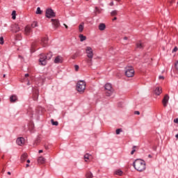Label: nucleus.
I'll return each instance as SVG.
<instances>
[{
    "mask_svg": "<svg viewBox=\"0 0 178 178\" xmlns=\"http://www.w3.org/2000/svg\"><path fill=\"white\" fill-rule=\"evenodd\" d=\"M25 77H29V74H26Z\"/></svg>",
    "mask_w": 178,
    "mask_h": 178,
    "instance_id": "nucleus-49",
    "label": "nucleus"
},
{
    "mask_svg": "<svg viewBox=\"0 0 178 178\" xmlns=\"http://www.w3.org/2000/svg\"><path fill=\"white\" fill-rule=\"evenodd\" d=\"M125 75L127 77H133L134 76V69L133 67H127L125 68Z\"/></svg>",
    "mask_w": 178,
    "mask_h": 178,
    "instance_id": "nucleus-6",
    "label": "nucleus"
},
{
    "mask_svg": "<svg viewBox=\"0 0 178 178\" xmlns=\"http://www.w3.org/2000/svg\"><path fill=\"white\" fill-rule=\"evenodd\" d=\"M177 47H175L173 49H172V52H177Z\"/></svg>",
    "mask_w": 178,
    "mask_h": 178,
    "instance_id": "nucleus-40",
    "label": "nucleus"
},
{
    "mask_svg": "<svg viewBox=\"0 0 178 178\" xmlns=\"http://www.w3.org/2000/svg\"><path fill=\"white\" fill-rule=\"evenodd\" d=\"M154 94H155V95L156 94V92H155V90H154Z\"/></svg>",
    "mask_w": 178,
    "mask_h": 178,
    "instance_id": "nucleus-58",
    "label": "nucleus"
},
{
    "mask_svg": "<svg viewBox=\"0 0 178 178\" xmlns=\"http://www.w3.org/2000/svg\"><path fill=\"white\" fill-rule=\"evenodd\" d=\"M118 15V10H114L111 13V16H117Z\"/></svg>",
    "mask_w": 178,
    "mask_h": 178,
    "instance_id": "nucleus-29",
    "label": "nucleus"
},
{
    "mask_svg": "<svg viewBox=\"0 0 178 178\" xmlns=\"http://www.w3.org/2000/svg\"><path fill=\"white\" fill-rule=\"evenodd\" d=\"M43 151L42 149L39 150V154H42Z\"/></svg>",
    "mask_w": 178,
    "mask_h": 178,
    "instance_id": "nucleus-45",
    "label": "nucleus"
},
{
    "mask_svg": "<svg viewBox=\"0 0 178 178\" xmlns=\"http://www.w3.org/2000/svg\"><path fill=\"white\" fill-rule=\"evenodd\" d=\"M7 173H8V175H12V173H10V172H8Z\"/></svg>",
    "mask_w": 178,
    "mask_h": 178,
    "instance_id": "nucleus-52",
    "label": "nucleus"
},
{
    "mask_svg": "<svg viewBox=\"0 0 178 178\" xmlns=\"http://www.w3.org/2000/svg\"><path fill=\"white\" fill-rule=\"evenodd\" d=\"M79 33H83V31L84 30V23H81L79 26Z\"/></svg>",
    "mask_w": 178,
    "mask_h": 178,
    "instance_id": "nucleus-21",
    "label": "nucleus"
},
{
    "mask_svg": "<svg viewBox=\"0 0 178 178\" xmlns=\"http://www.w3.org/2000/svg\"><path fill=\"white\" fill-rule=\"evenodd\" d=\"M51 20L52 22V24L54 29H58V27H59V26H60V23H59V20L55 19H51Z\"/></svg>",
    "mask_w": 178,
    "mask_h": 178,
    "instance_id": "nucleus-11",
    "label": "nucleus"
},
{
    "mask_svg": "<svg viewBox=\"0 0 178 178\" xmlns=\"http://www.w3.org/2000/svg\"><path fill=\"white\" fill-rule=\"evenodd\" d=\"M115 175H117L118 176H122V175H123V171L118 170L115 172Z\"/></svg>",
    "mask_w": 178,
    "mask_h": 178,
    "instance_id": "nucleus-23",
    "label": "nucleus"
},
{
    "mask_svg": "<svg viewBox=\"0 0 178 178\" xmlns=\"http://www.w3.org/2000/svg\"><path fill=\"white\" fill-rule=\"evenodd\" d=\"M105 29H106V25H105V24L104 23L99 24V30H100V31H104Z\"/></svg>",
    "mask_w": 178,
    "mask_h": 178,
    "instance_id": "nucleus-19",
    "label": "nucleus"
},
{
    "mask_svg": "<svg viewBox=\"0 0 178 178\" xmlns=\"http://www.w3.org/2000/svg\"><path fill=\"white\" fill-rule=\"evenodd\" d=\"M51 122L53 126H58V124H59V122H58V121H54V120H51Z\"/></svg>",
    "mask_w": 178,
    "mask_h": 178,
    "instance_id": "nucleus-30",
    "label": "nucleus"
},
{
    "mask_svg": "<svg viewBox=\"0 0 178 178\" xmlns=\"http://www.w3.org/2000/svg\"><path fill=\"white\" fill-rule=\"evenodd\" d=\"M165 77L163 76H159V80H163Z\"/></svg>",
    "mask_w": 178,
    "mask_h": 178,
    "instance_id": "nucleus-39",
    "label": "nucleus"
},
{
    "mask_svg": "<svg viewBox=\"0 0 178 178\" xmlns=\"http://www.w3.org/2000/svg\"><path fill=\"white\" fill-rule=\"evenodd\" d=\"M122 131H123V130L122 129H118L115 131L116 134H120V133H122Z\"/></svg>",
    "mask_w": 178,
    "mask_h": 178,
    "instance_id": "nucleus-33",
    "label": "nucleus"
},
{
    "mask_svg": "<svg viewBox=\"0 0 178 178\" xmlns=\"http://www.w3.org/2000/svg\"><path fill=\"white\" fill-rule=\"evenodd\" d=\"M54 63H63V57L61 56H57L54 59Z\"/></svg>",
    "mask_w": 178,
    "mask_h": 178,
    "instance_id": "nucleus-12",
    "label": "nucleus"
},
{
    "mask_svg": "<svg viewBox=\"0 0 178 178\" xmlns=\"http://www.w3.org/2000/svg\"><path fill=\"white\" fill-rule=\"evenodd\" d=\"M15 40L17 41H20L22 40V35L21 34H17L15 36Z\"/></svg>",
    "mask_w": 178,
    "mask_h": 178,
    "instance_id": "nucleus-27",
    "label": "nucleus"
},
{
    "mask_svg": "<svg viewBox=\"0 0 178 178\" xmlns=\"http://www.w3.org/2000/svg\"><path fill=\"white\" fill-rule=\"evenodd\" d=\"M33 99L34 101H37V99H38V91H36L35 92Z\"/></svg>",
    "mask_w": 178,
    "mask_h": 178,
    "instance_id": "nucleus-28",
    "label": "nucleus"
},
{
    "mask_svg": "<svg viewBox=\"0 0 178 178\" xmlns=\"http://www.w3.org/2000/svg\"><path fill=\"white\" fill-rule=\"evenodd\" d=\"M12 19H13V20H15V19H16V11H15V10H13V11L12 12Z\"/></svg>",
    "mask_w": 178,
    "mask_h": 178,
    "instance_id": "nucleus-32",
    "label": "nucleus"
},
{
    "mask_svg": "<svg viewBox=\"0 0 178 178\" xmlns=\"http://www.w3.org/2000/svg\"><path fill=\"white\" fill-rule=\"evenodd\" d=\"M115 20H118V17H115L113 19V22H115Z\"/></svg>",
    "mask_w": 178,
    "mask_h": 178,
    "instance_id": "nucleus-44",
    "label": "nucleus"
},
{
    "mask_svg": "<svg viewBox=\"0 0 178 178\" xmlns=\"http://www.w3.org/2000/svg\"><path fill=\"white\" fill-rule=\"evenodd\" d=\"M133 166L138 172H144L147 169L145 161L141 159H136L133 163Z\"/></svg>",
    "mask_w": 178,
    "mask_h": 178,
    "instance_id": "nucleus-1",
    "label": "nucleus"
},
{
    "mask_svg": "<svg viewBox=\"0 0 178 178\" xmlns=\"http://www.w3.org/2000/svg\"><path fill=\"white\" fill-rule=\"evenodd\" d=\"M86 178H92L94 176L92 175V172H89L86 173Z\"/></svg>",
    "mask_w": 178,
    "mask_h": 178,
    "instance_id": "nucleus-26",
    "label": "nucleus"
},
{
    "mask_svg": "<svg viewBox=\"0 0 178 178\" xmlns=\"http://www.w3.org/2000/svg\"><path fill=\"white\" fill-rule=\"evenodd\" d=\"M174 123H177V124H178V118L174 120Z\"/></svg>",
    "mask_w": 178,
    "mask_h": 178,
    "instance_id": "nucleus-41",
    "label": "nucleus"
},
{
    "mask_svg": "<svg viewBox=\"0 0 178 178\" xmlns=\"http://www.w3.org/2000/svg\"><path fill=\"white\" fill-rule=\"evenodd\" d=\"M30 33H31V27H30V26H26L24 29L25 35H30Z\"/></svg>",
    "mask_w": 178,
    "mask_h": 178,
    "instance_id": "nucleus-13",
    "label": "nucleus"
},
{
    "mask_svg": "<svg viewBox=\"0 0 178 178\" xmlns=\"http://www.w3.org/2000/svg\"><path fill=\"white\" fill-rule=\"evenodd\" d=\"M41 45L42 47H48V38H43L41 40Z\"/></svg>",
    "mask_w": 178,
    "mask_h": 178,
    "instance_id": "nucleus-15",
    "label": "nucleus"
},
{
    "mask_svg": "<svg viewBox=\"0 0 178 178\" xmlns=\"http://www.w3.org/2000/svg\"><path fill=\"white\" fill-rule=\"evenodd\" d=\"M27 163H30V160L26 161Z\"/></svg>",
    "mask_w": 178,
    "mask_h": 178,
    "instance_id": "nucleus-51",
    "label": "nucleus"
},
{
    "mask_svg": "<svg viewBox=\"0 0 178 178\" xmlns=\"http://www.w3.org/2000/svg\"><path fill=\"white\" fill-rule=\"evenodd\" d=\"M104 88L106 90V97H111L113 93V89L112 88V85L111 83H106L104 86Z\"/></svg>",
    "mask_w": 178,
    "mask_h": 178,
    "instance_id": "nucleus-5",
    "label": "nucleus"
},
{
    "mask_svg": "<svg viewBox=\"0 0 178 178\" xmlns=\"http://www.w3.org/2000/svg\"><path fill=\"white\" fill-rule=\"evenodd\" d=\"M83 158L85 159V162H88V160L91 159L92 158V156L88 153H86L84 156Z\"/></svg>",
    "mask_w": 178,
    "mask_h": 178,
    "instance_id": "nucleus-17",
    "label": "nucleus"
},
{
    "mask_svg": "<svg viewBox=\"0 0 178 178\" xmlns=\"http://www.w3.org/2000/svg\"><path fill=\"white\" fill-rule=\"evenodd\" d=\"M56 16V14H55V12L52 9L49 8L46 10V17H48V19L55 17Z\"/></svg>",
    "mask_w": 178,
    "mask_h": 178,
    "instance_id": "nucleus-7",
    "label": "nucleus"
},
{
    "mask_svg": "<svg viewBox=\"0 0 178 178\" xmlns=\"http://www.w3.org/2000/svg\"><path fill=\"white\" fill-rule=\"evenodd\" d=\"M176 138H178V134L175 136Z\"/></svg>",
    "mask_w": 178,
    "mask_h": 178,
    "instance_id": "nucleus-53",
    "label": "nucleus"
},
{
    "mask_svg": "<svg viewBox=\"0 0 178 178\" xmlns=\"http://www.w3.org/2000/svg\"><path fill=\"white\" fill-rule=\"evenodd\" d=\"M2 172H5V170L3 169V170H2Z\"/></svg>",
    "mask_w": 178,
    "mask_h": 178,
    "instance_id": "nucleus-57",
    "label": "nucleus"
},
{
    "mask_svg": "<svg viewBox=\"0 0 178 178\" xmlns=\"http://www.w3.org/2000/svg\"><path fill=\"white\" fill-rule=\"evenodd\" d=\"M11 31L13 33H19L20 31V26L17 24H13L11 26Z\"/></svg>",
    "mask_w": 178,
    "mask_h": 178,
    "instance_id": "nucleus-8",
    "label": "nucleus"
},
{
    "mask_svg": "<svg viewBox=\"0 0 178 178\" xmlns=\"http://www.w3.org/2000/svg\"><path fill=\"white\" fill-rule=\"evenodd\" d=\"M27 86H30V82H28V83H27Z\"/></svg>",
    "mask_w": 178,
    "mask_h": 178,
    "instance_id": "nucleus-55",
    "label": "nucleus"
},
{
    "mask_svg": "<svg viewBox=\"0 0 178 178\" xmlns=\"http://www.w3.org/2000/svg\"><path fill=\"white\" fill-rule=\"evenodd\" d=\"M124 40H128V38L127 37H124Z\"/></svg>",
    "mask_w": 178,
    "mask_h": 178,
    "instance_id": "nucleus-48",
    "label": "nucleus"
},
{
    "mask_svg": "<svg viewBox=\"0 0 178 178\" xmlns=\"http://www.w3.org/2000/svg\"><path fill=\"white\" fill-rule=\"evenodd\" d=\"M134 114H135V115H140V111H135V112H134Z\"/></svg>",
    "mask_w": 178,
    "mask_h": 178,
    "instance_id": "nucleus-42",
    "label": "nucleus"
},
{
    "mask_svg": "<svg viewBox=\"0 0 178 178\" xmlns=\"http://www.w3.org/2000/svg\"><path fill=\"white\" fill-rule=\"evenodd\" d=\"M41 13H42V11H41V8L40 7H38L36 10V15H41Z\"/></svg>",
    "mask_w": 178,
    "mask_h": 178,
    "instance_id": "nucleus-31",
    "label": "nucleus"
},
{
    "mask_svg": "<svg viewBox=\"0 0 178 178\" xmlns=\"http://www.w3.org/2000/svg\"><path fill=\"white\" fill-rule=\"evenodd\" d=\"M144 47H145V45L141 41L136 43V48H138L139 49H144Z\"/></svg>",
    "mask_w": 178,
    "mask_h": 178,
    "instance_id": "nucleus-16",
    "label": "nucleus"
},
{
    "mask_svg": "<svg viewBox=\"0 0 178 178\" xmlns=\"http://www.w3.org/2000/svg\"><path fill=\"white\" fill-rule=\"evenodd\" d=\"M74 69H75V71H76V72H79V65H74Z\"/></svg>",
    "mask_w": 178,
    "mask_h": 178,
    "instance_id": "nucleus-37",
    "label": "nucleus"
},
{
    "mask_svg": "<svg viewBox=\"0 0 178 178\" xmlns=\"http://www.w3.org/2000/svg\"><path fill=\"white\" fill-rule=\"evenodd\" d=\"M4 42H5L3 41V38L2 36L0 37V44L3 45Z\"/></svg>",
    "mask_w": 178,
    "mask_h": 178,
    "instance_id": "nucleus-35",
    "label": "nucleus"
},
{
    "mask_svg": "<svg viewBox=\"0 0 178 178\" xmlns=\"http://www.w3.org/2000/svg\"><path fill=\"white\" fill-rule=\"evenodd\" d=\"M3 77H6V74H3Z\"/></svg>",
    "mask_w": 178,
    "mask_h": 178,
    "instance_id": "nucleus-54",
    "label": "nucleus"
},
{
    "mask_svg": "<svg viewBox=\"0 0 178 178\" xmlns=\"http://www.w3.org/2000/svg\"><path fill=\"white\" fill-rule=\"evenodd\" d=\"M95 10H96V12H97V13H101V10H99V8L98 7L95 8Z\"/></svg>",
    "mask_w": 178,
    "mask_h": 178,
    "instance_id": "nucleus-38",
    "label": "nucleus"
},
{
    "mask_svg": "<svg viewBox=\"0 0 178 178\" xmlns=\"http://www.w3.org/2000/svg\"><path fill=\"white\" fill-rule=\"evenodd\" d=\"M64 26H65V29H69V27L67 26V25H66L65 24H64Z\"/></svg>",
    "mask_w": 178,
    "mask_h": 178,
    "instance_id": "nucleus-46",
    "label": "nucleus"
},
{
    "mask_svg": "<svg viewBox=\"0 0 178 178\" xmlns=\"http://www.w3.org/2000/svg\"><path fill=\"white\" fill-rule=\"evenodd\" d=\"M162 94V88L157 87L156 95Z\"/></svg>",
    "mask_w": 178,
    "mask_h": 178,
    "instance_id": "nucleus-24",
    "label": "nucleus"
},
{
    "mask_svg": "<svg viewBox=\"0 0 178 178\" xmlns=\"http://www.w3.org/2000/svg\"><path fill=\"white\" fill-rule=\"evenodd\" d=\"M86 81H79L76 83V91L80 92V94H83L86 90Z\"/></svg>",
    "mask_w": 178,
    "mask_h": 178,
    "instance_id": "nucleus-4",
    "label": "nucleus"
},
{
    "mask_svg": "<svg viewBox=\"0 0 178 178\" xmlns=\"http://www.w3.org/2000/svg\"><path fill=\"white\" fill-rule=\"evenodd\" d=\"M86 63H88V66H92V58H94V52L92 51V48L90 47H87L86 49Z\"/></svg>",
    "mask_w": 178,
    "mask_h": 178,
    "instance_id": "nucleus-2",
    "label": "nucleus"
},
{
    "mask_svg": "<svg viewBox=\"0 0 178 178\" xmlns=\"http://www.w3.org/2000/svg\"><path fill=\"white\" fill-rule=\"evenodd\" d=\"M16 143L17 145L22 147V145H24V143H26V139H24V138L23 137H19L17 138Z\"/></svg>",
    "mask_w": 178,
    "mask_h": 178,
    "instance_id": "nucleus-10",
    "label": "nucleus"
},
{
    "mask_svg": "<svg viewBox=\"0 0 178 178\" xmlns=\"http://www.w3.org/2000/svg\"><path fill=\"white\" fill-rule=\"evenodd\" d=\"M0 102H1V98H0Z\"/></svg>",
    "mask_w": 178,
    "mask_h": 178,
    "instance_id": "nucleus-59",
    "label": "nucleus"
},
{
    "mask_svg": "<svg viewBox=\"0 0 178 178\" xmlns=\"http://www.w3.org/2000/svg\"><path fill=\"white\" fill-rule=\"evenodd\" d=\"M113 5H114L113 1H111V2L110 3V6H113Z\"/></svg>",
    "mask_w": 178,
    "mask_h": 178,
    "instance_id": "nucleus-43",
    "label": "nucleus"
},
{
    "mask_svg": "<svg viewBox=\"0 0 178 178\" xmlns=\"http://www.w3.org/2000/svg\"><path fill=\"white\" fill-rule=\"evenodd\" d=\"M29 166H30V165H29V164L26 165V168H29Z\"/></svg>",
    "mask_w": 178,
    "mask_h": 178,
    "instance_id": "nucleus-50",
    "label": "nucleus"
},
{
    "mask_svg": "<svg viewBox=\"0 0 178 178\" xmlns=\"http://www.w3.org/2000/svg\"><path fill=\"white\" fill-rule=\"evenodd\" d=\"M17 101V96L15 95H12L10 97V102H11V104H15V102H16Z\"/></svg>",
    "mask_w": 178,
    "mask_h": 178,
    "instance_id": "nucleus-14",
    "label": "nucleus"
},
{
    "mask_svg": "<svg viewBox=\"0 0 178 178\" xmlns=\"http://www.w3.org/2000/svg\"><path fill=\"white\" fill-rule=\"evenodd\" d=\"M163 106L166 108L169 104V95H165L162 100Z\"/></svg>",
    "mask_w": 178,
    "mask_h": 178,
    "instance_id": "nucleus-9",
    "label": "nucleus"
},
{
    "mask_svg": "<svg viewBox=\"0 0 178 178\" xmlns=\"http://www.w3.org/2000/svg\"><path fill=\"white\" fill-rule=\"evenodd\" d=\"M136 148H137V146H133L132 151L131 152V155H133L134 154V152L136 151Z\"/></svg>",
    "mask_w": 178,
    "mask_h": 178,
    "instance_id": "nucleus-34",
    "label": "nucleus"
},
{
    "mask_svg": "<svg viewBox=\"0 0 178 178\" xmlns=\"http://www.w3.org/2000/svg\"><path fill=\"white\" fill-rule=\"evenodd\" d=\"M31 27L33 29L35 28V27H38V22L34 21L32 24H31Z\"/></svg>",
    "mask_w": 178,
    "mask_h": 178,
    "instance_id": "nucleus-25",
    "label": "nucleus"
},
{
    "mask_svg": "<svg viewBox=\"0 0 178 178\" xmlns=\"http://www.w3.org/2000/svg\"><path fill=\"white\" fill-rule=\"evenodd\" d=\"M28 155L27 153H24L22 156H21V162H26V160L28 158Z\"/></svg>",
    "mask_w": 178,
    "mask_h": 178,
    "instance_id": "nucleus-18",
    "label": "nucleus"
},
{
    "mask_svg": "<svg viewBox=\"0 0 178 178\" xmlns=\"http://www.w3.org/2000/svg\"><path fill=\"white\" fill-rule=\"evenodd\" d=\"M148 158H152V155L149 154V155H148Z\"/></svg>",
    "mask_w": 178,
    "mask_h": 178,
    "instance_id": "nucleus-47",
    "label": "nucleus"
},
{
    "mask_svg": "<svg viewBox=\"0 0 178 178\" xmlns=\"http://www.w3.org/2000/svg\"><path fill=\"white\" fill-rule=\"evenodd\" d=\"M79 38L81 42H83V41H86L87 40V37L84 36L83 34L79 35Z\"/></svg>",
    "mask_w": 178,
    "mask_h": 178,
    "instance_id": "nucleus-22",
    "label": "nucleus"
},
{
    "mask_svg": "<svg viewBox=\"0 0 178 178\" xmlns=\"http://www.w3.org/2000/svg\"><path fill=\"white\" fill-rule=\"evenodd\" d=\"M38 162L41 165H42V163H45V158H44L43 156H40L38 159Z\"/></svg>",
    "mask_w": 178,
    "mask_h": 178,
    "instance_id": "nucleus-20",
    "label": "nucleus"
},
{
    "mask_svg": "<svg viewBox=\"0 0 178 178\" xmlns=\"http://www.w3.org/2000/svg\"><path fill=\"white\" fill-rule=\"evenodd\" d=\"M52 52H49L45 54H40L39 62L42 66H45L47 65V60H49L52 58Z\"/></svg>",
    "mask_w": 178,
    "mask_h": 178,
    "instance_id": "nucleus-3",
    "label": "nucleus"
},
{
    "mask_svg": "<svg viewBox=\"0 0 178 178\" xmlns=\"http://www.w3.org/2000/svg\"><path fill=\"white\" fill-rule=\"evenodd\" d=\"M79 56V54L77 53L74 54L72 56V59H76V58H77Z\"/></svg>",
    "mask_w": 178,
    "mask_h": 178,
    "instance_id": "nucleus-36",
    "label": "nucleus"
},
{
    "mask_svg": "<svg viewBox=\"0 0 178 178\" xmlns=\"http://www.w3.org/2000/svg\"><path fill=\"white\" fill-rule=\"evenodd\" d=\"M115 1H117V2H120V0H115Z\"/></svg>",
    "mask_w": 178,
    "mask_h": 178,
    "instance_id": "nucleus-56",
    "label": "nucleus"
}]
</instances>
